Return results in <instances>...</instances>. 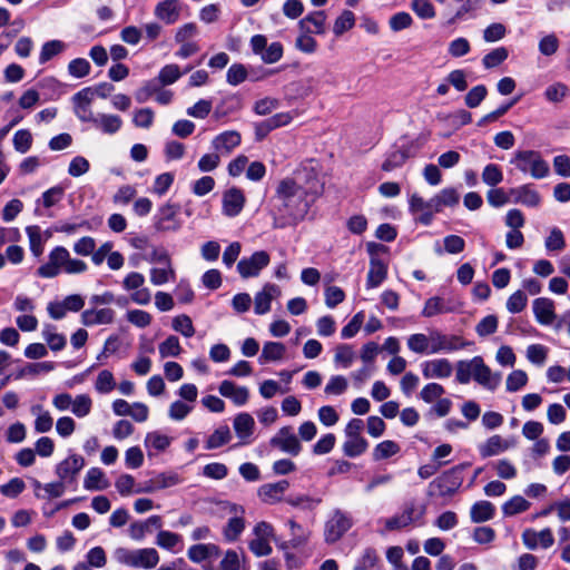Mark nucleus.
Masks as SVG:
<instances>
[{
  "label": "nucleus",
  "mask_w": 570,
  "mask_h": 570,
  "mask_svg": "<svg viewBox=\"0 0 570 570\" xmlns=\"http://www.w3.org/2000/svg\"><path fill=\"white\" fill-rule=\"evenodd\" d=\"M287 525L291 530V543L292 547L296 548L303 546L307 542L309 532L305 530L301 524H298L295 520L291 519L287 521Z\"/></svg>",
  "instance_id": "nucleus-51"
},
{
  "label": "nucleus",
  "mask_w": 570,
  "mask_h": 570,
  "mask_svg": "<svg viewBox=\"0 0 570 570\" xmlns=\"http://www.w3.org/2000/svg\"><path fill=\"white\" fill-rule=\"evenodd\" d=\"M461 303L454 298H445L441 296H433L426 299L422 309V316L433 317L440 314L454 313L459 311Z\"/></svg>",
  "instance_id": "nucleus-12"
},
{
  "label": "nucleus",
  "mask_w": 570,
  "mask_h": 570,
  "mask_svg": "<svg viewBox=\"0 0 570 570\" xmlns=\"http://www.w3.org/2000/svg\"><path fill=\"white\" fill-rule=\"evenodd\" d=\"M569 95V88L563 82H554L544 90V98L550 102H560Z\"/></svg>",
  "instance_id": "nucleus-54"
},
{
  "label": "nucleus",
  "mask_w": 570,
  "mask_h": 570,
  "mask_svg": "<svg viewBox=\"0 0 570 570\" xmlns=\"http://www.w3.org/2000/svg\"><path fill=\"white\" fill-rule=\"evenodd\" d=\"M517 445L514 438L504 439L499 434L490 436L484 443L479 445L480 455L485 459L499 455Z\"/></svg>",
  "instance_id": "nucleus-14"
},
{
  "label": "nucleus",
  "mask_w": 570,
  "mask_h": 570,
  "mask_svg": "<svg viewBox=\"0 0 570 570\" xmlns=\"http://www.w3.org/2000/svg\"><path fill=\"white\" fill-rule=\"evenodd\" d=\"M288 487L289 482L286 480H281L275 483H266L258 489V497L263 502L274 504L283 500L284 493Z\"/></svg>",
  "instance_id": "nucleus-18"
},
{
  "label": "nucleus",
  "mask_w": 570,
  "mask_h": 570,
  "mask_svg": "<svg viewBox=\"0 0 570 570\" xmlns=\"http://www.w3.org/2000/svg\"><path fill=\"white\" fill-rule=\"evenodd\" d=\"M92 126L106 135H115L122 126V119L118 115L96 114Z\"/></svg>",
  "instance_id": "nucleus-22"
},
{
  "label": "nucleus",
  "mask_w": 570,
  "mask_h": 570,
  "mask_svg": "<svg viewBox=\"0 0 570 570\" xmlns=\"http://www.w3.org/2000/svg\"><path fill=\"white\" fill-rule=\"evenodd\" d=\"M159 354L163 358L176 357L180 354L181 347L177 336L170 335L158 346Z\"/></svg>",
  "instance_id": "nucleus-50"
},
{
  "label": "nucleus",
  "mask_w": 570,
  "mask_h": 570,
  "mask_svg": "<svg viewBox=\"0 0 570 570\" xmlns=\"http://www.w3.org/2000/svg\"><path fill=\"white\" fill-rule=\"evenodd\" d=\"M494 505L489 501H479L471 507L470 517L474 523L485 522L494 517Z\"/></svg>",
  "instance_id": "nucleus-36"
},
{
  "label": "nucleus",
  "mask_w": 570,
  "mask_h": 570,
  "mask_svg": "<svg viewBox=\"0 0 570 570\" xmlns=\"http://www.w3.org/2000/svg\"><path fill=\"white\" fill-rule=\"evenodd\" d=\"M432 331L429 335L416 333L407 337V347L416 354H432Z\"/></svg>",
  "instance_id": "nucleus-35"
},
{
  "label": "nucleus",
  "mask_w": 570,
  "mask_h": 570,
  "mask_svg": "<svg viewBox=\"0 0 570 570\" xmlns=\"http://www.w3.org/2000/svg\"><path fill=\"white\" fill-rule=\"evenodd\" d=\"M533 313L537 321L543 325H550L556 318L553 302L546 297L533 301Z\"/></svg>",
  "instance_id": "nucleus-26"
},
{
  "label": "nucleus",
  "mask_w": 570,
  "mask_h": 570,
  "mask_svg": "<svg viewBox=\"0 0 570 570\" xmlns=\"http://www.w3.org/2000/svg\"><path fill=\"white\" fill-rule=\"evenodd\" d=\"M386 275L387 266L381 259L372 257L370 261L366 286L368 288L377 287L386 278Z\"/></svg>",
  "instance_id": "nucleus-30"
},
{
  "label": "nucleus",
  "mask_w": 570,
  "mask_h": 570,
  "mask_svg": "<svg viewBox=\"0 0 570 570\" xmlns=\"http://www.w3.org/2000/svg\"><path fill=\"white\" fill-rule=\"evenodd\" d=\"M460 195L456 189L452 187L444 188L434 196V203H436L439 212H441L443 207H452L458 205Z\"/></svg>",
  "instance_id": "nucleus-41"
},
{
  "label": "nucleus",
  "mask_w": 570,
  "mask_h": 570,
  "mask_svg": "<svg viewBox=\"0 0 570 570\" xmlns=\"http://www.w3.org/2000/svg\"><path fill=\"white\" fill-rule=\"evenodd\" d=\"M55 370L53 362H39V363H29L26 366L18 370L14 374H12L13 380H21L27 376H37L42 373H49Z\"/></svg>",
  "instance_id": "nucleus-33"
},
{
  "label": "nucleus",
  "mask_w": 570,
  "mask_h": 570,
  "mask_svg": "<svg viewBox=\"0 0 570 570\" xmlns=\"http://www.w3.org/2000/svg\"><path fill=\"white\" fill-rule=\"evenodd\" d=\"M470 466L469 462L458 464L436 476L429 484L430 497L448 498L456 493L463 483L462 472Z\"/></svg>",
  "instance_id": "nucleus-2"
},
{
  "label": "nucleus",
  "mask_w": 570,
  "mask_h": 570,
  "mask_svg": "<svg viewBox=\"0 0 570 570\" xmlns=\"http://www.w3.org/2000/svg\"><path fill=\"white\" fill-rule=\"evenodd\" d=\"M510 195L514 196V203H520L529 207H537L540 204V195L529 185H523L510 190Z\"/></svg>",
  "instance_id": "nucleus-29"
},
{
  "label": "nucleus",
  "mask_w": 570,
  "mask_h": 570,
  "mask_svg": "<svg viewBox=\"0 0 570 570\" xmlns=\"http://www.w3.org/2000/svg\"><path fill=\"white\" fill-rule=\"evenodd\" d=\"M352 517L340 509H335L324 525L325 542L328 544L337 542L352 528Z\"/></svg>",
  "instance_id": "nucleus-4"
},
{
  "label": "nucleus",
  "mask_w": 570,
  "mask_h": 570,
  "mask_svg": "<svg viewBox=\"0 0 570 570\" xmlns=\"http://www.w3.org/2000/svg\"><path fill=\"white\" fill-rule=\"evenodd\" d=\"M175 278L176 273L171 263L168 265H163V267H154L150 269V282L154 285L159 286L169 281H174Z\"/></svg>",
  "instance_id": "nucleus-40"
},
{
  "label": "nucleus",
  "mask_w": 570,
  "mask_h": 570,
  "mask_svg": "<svg viewBox=\"0 0 570 570\" xmlns=\"http://www.w3.org/2000/svg\"><path fill=\"white\" fill-rule=\"evenodd\" d=\"M503 180L501 168L495 164H488L482 171V181L491 187L499 185Z\"/></svg>",
  "instance_id": "nucleus-55"
},
{
  "label": "nucleus",
  "mask_w": 570,
  "mask_h": 570,
  "mask_svg": "<svg viewBox=\"0 0 570 570\" xmlns=\"http://www.w3.org/2000/svg\"><path fill=\"white\" fill-rule=\"evenodd\" d=\"M109 485L108 480L105 476V473L99 468H91L87 471V474L83 480V487L90 491H99L105 490Z\"/></svg>",
  "instance_id": "nucleus-34"
},
{
  "label": "nucleus",
  "mask_w": 570,
  "mask_h": 570,
  "mask_svg": "<svg viewBox=\"0 0 570 570\" xmlns=\"http://www.w3.org/2000/svg\"><path fill=\"white\" fill-rule=\"evenodd\" d=\"M173 328L185 337H191L195 334L191 318L185 314L178 315L173 320Z\"/></svg>",
  "instance_id": "nucleus-61"
},
{
  "label": "nucleus",
  "mask_w": 570,
  "mask_h": 570,
  "mask_svg": "<svg viewBox=\"0 0 570 570\" xmlns=\"http://www.w3.org/2000/svg\"><path fill=\"white\" fill-rule=\"evenodd\" d=\"M245 529V521L240 517L230 518L224 528V537L228 542H234L238 539Z\"/></svg>",
  "instance_id": "nucleus-48"
},
{
  "label": "nucleus",
  "mask_w": 570,
  "mask_h": 570,
  "mask_svg": "<svg viewBox=\"0 0 570 570\" xmlns=\"http://www.w3.org/2000/svg\"><path fill=\"white\" fill-rule=\"evenodd\" d=\"M232 440V433L227 425L217 428L207 439L205 448L207 450L218 449Z\"/></svg>",
  "instance_id": "nucleus-38"
},
{
  "label": "nucleus",
  "mask_w": 570,
  "mask_h": 570,
  "mask_svg": "<svg viewBox=\"0 0 570 570\" xmlns=\"http://www.w3.org/2000/svg\"><path fill=\"white\" fill-rule=\"evenodd\" d=\"M285 345L281 342H267L264 344L262 354L259 356V362L262 364L266 362L279 361L284 357L285 354Z\"/></svg>",
  "instance_id": "nucleus-37"
},
{
  "label": "nucleus",
  "mask_w": 570,
  "mask_h": 570,
  "mask_svg": "<svg viewBox=\"0 0 570 570\" xmlns=\"http://www.w3.org/2000/svg\"><path fill=\"white\" fill-rule=\"evenodd\" d=\"M242 141L240 134L236 130H227L217 135L213 141V148L220 154H230Z\"/></svg>",
  "instance_id": "nucleus-20"
},
{
  "label": "nucleus",
  "mask_w": 570,
  "mask_h": 570,
  "mask_svg": "<svg viewBox=\"0 0 570 570\" xmlns=\"http://www.w3.org/2000/svg\"><path fill=\"white\" fill-rule=\"evenodd\" d=\"M471 343L464 341L459 335L443 334L442 332L434 330L432 331V344L431 353L438 354L441 352L450 353L458 350H462L469 346Z\"/></svg>",
  "instance_id": "nucleus-9"
},
{
  "label": "nucleus",
  "mask_w": 570,
  "mask_h": 570,
  "mask_svg": "<svg viewBox=\"0 0 570 570\" xmlns=\"http://www.w3.org/2000/svg\"><path fill=\"white\" fill-rule=\"evenodd\" d=\"M159 83L157 80H148L140 88L135 91V99L139 104H144L150 99L151 96L159 91Z\"/></svg>",
  "instance_id": "nucleus-60"
},
{
  "label": "nucleus",
  "mask_w": 570,
  "mask_h": 570,
  "mask_svg": "<svg viewBox=\"0 0 570 570\" xmlns=\"http://www.w3.org/2000/svg\"><path fill=\"white\" fill-rule=\"evenodd\" d=\"M530 508V502L521 495H514L502 505L504 515H514L527 511Z\"/></svg>",
  "instance_id": "nucleus-47"
},
{
  "label": "nucleus",
  "mask_w": 570,
  "mask_h": 570,
  "mask_svg": "<svg viewBox=\"0 0 570 570\" xmlns=\"http://www.w3.org/2000/svg\"><path fill=\"white\" fill-rule=\"evenodd\" d=\"M32 145V135L27 129L18 130L13 136V147L20 154H26Z\"/></svg>",
  "instance_id": "nucleus-62"
},
{
  "label": "nucleus",
  "mask_w": 570,
  "mask_h": 570,
  "mask_svg": "<svg viewBox=\"0 0 570 570\" xmlns=\"http://www.w3.org/2000/svg\"><path fill=\"white\" fill-rule=\"evenodd\" d=\"M183 72L180 71L179 67L175 63L166 65L163 67L158 73L157 82L160 86H169L176 82L180 77Z\"/></svg>",
  "instance_id": "nucleus-45"
},
{
  "label": "nucleus",
  "mask_w": 570,
  "mask_h": 570,
  "mask_svg": "<svg viewBox=\"0 0 570 570\" xmlns=\"http://www.w3.org/2000/svg\"><path fill=\"white\" fill-rule=\"evenodd\" d=\"M220 554V549L218 546L208 543V544H194L188 551V558L196 563H200L209 558H217Z\"/></svg>",
  "instance_id": "nucleus-28"
},
{
  "label": "nucleus",
  "mask_w": 570,
  "mask_h": 570,
  "mask_svg": "<svg viewBox=\"0 0 570 570\" xmlns=\"http://www.w3.org/2000/svg\"><path fill=\"white\" fill-rule=\"evenodd\" d=\"M69 257L70 254L65 247H55L49 254L48 263L41 265L37 269V274L43 278L56 277L65 268Z\"/></svg>",
  "instance_id": "nucleus-8"
},
{
  "label": "nucleus",
  "mask_w": 570,
  "mask_h": 570,
  "mask_svg": "<svg viewBox=\"0 0 570 570\" xmlns=\"http://www.w3.org/2000/svg\"><path fill=\"white\" fill-rule=\"evenodd\" d=\"M356 354L351 345L341 344L336 346L334 362L340 364L342 367L347 368L352 365Z\"/></svg>",
  "instance_id": "nucleus-46"
},
{
  "label": "nucleus",
  "mask_w": 570,
  "mask_h": 570,
  "mask_svg": "<svg viewBox=\"0 0 570 570\" xmlns=\"http://www.w3.org/2000/svg\"><path fill=\"white\" fill-rule=\"evenodd\" d=\"M180 542L179 534L167 530H160L156 537V544L166 550H174Z\"/></svg>",
  "instance_id": "nucleus-56"
},
{
  "label": "nucleus",
  "mask_w": 570,
  "mask_h": 570,
  "mask_svg": "<svg viewBox=\"0 0 570 570\" xmlns=\"http://www.w3.org/2000/svg\"><path fill=\"white\" fill-rule=\"evenodd\" d=\"M324 185L312 171L303 178H285L279 181L272 202L273 227L283 229L303 222L311 207L322 195Z\"/></svg>",
  "instance_id": "nucleus-1"
},
{
  "label": "nucleus",
  "mask_w": 570,
  "mask_h": 570,
  "mask_svg": "<svg viewBox=\"0 0 570 570\" xmlns=\"http://www.w3.org/2000/svg\"><path fill=\"white\" fill-rule=\"evenodd\" d=\"M325 22H326V14L324 11H314L306 17H304L299 22V29L301 31H304L306 33H316V35H323L325 33Z\"/></svg>",
  "instance_id": "nucleus-24"
},
{
  "label": "nucleus",
  "mask_w": 570,
  "mask_h": 570,
  "mask_svg": "<svg viewBox=\"0 0 570 570\" xmlns=\"http://www.w3.org/2000/svg\"><path fill=\"white\" fill-rule=\"evenodd\" d=\"M233 428L236 435L240 439L242 444L249 443V438L254 433L255 421L248 413H239L235 416Z\"/></svg>",
  "instance_id": "nucleus-23"
},
{
  "label": "nucleus",
  "mask_w": 570,
  "mask_h": 570,
  "mask_svg": "<svg viewBox=\"0 0 570 570\" xmlns=\"http://www.w3.org/2000/svg\"><path fill=\"white\" fill-rule=\"evenodd\" d=\"M244 204L245 197L242 190L232 188L225 193L223 198V209L227 216H237L242 212Z\"/></svg>",
  "instance_id": "nucleus-25"
},
{
  "label": "nucleus",
  "mask_w": 570,
  "mask_h": 570,
  "mask_svg": "<svg viewBox=\"0 0 570 570\" xmlns=\"http://www.w3.org/2000/svg\"><path fill=\"white\" fill-rule=\"evenodd\" d=\"M271 445L294 456L298 455L302 450V445L291 426L279 429L271 439Z\"/></svg>",
  "instance_id": "nucleus-11"
},
{
  "label": "nucleus",
  "mask_w": 570,
  "mask_h": 570,
  "mask_svg": "<svg viewBox=\"0 0 570 570\" xmlns=\"http://www.w3.org/2000/svg\"><path fill=\"white\" fill-rule=\"evenodd\" d=\"M180 206L167 203L161 205L154 216V227L158 232H177L183 222L179 218Z\"/></svg>",
  "instance_id": "nucleus-5"
},
{
  "label": "nucleus",
  "mask_w": 570,
  "mask_h": 570,
  "mask_svg": "<svg viewBox=\"0 0 570 570\" xmlns=\"http://www.w3.org/2000/svg\"><path fill=\"white\" fill-rule=\"evenodd\" d=\"M400 452V445L395 441L385 440L379 443L373 451V459L381 461L389 459Z\"/></svg>",
  "instance_id": "nucleus-42"
},
{
  "label": "nucleus",
  "mask_w": 570,
  "mask_h": 570,
  "mask_svg": "<svg viewBox=\"0 0 570 570\" xmlns=\"http://www.w3.org/2000/svg\"><path fill=\"white\" fill-rule=\"evenodd\" d=\"M409 158V154L406 150L397 149L392 153H390L382 164V169L384 171H392L395 168L401 167L406 159Z\"/></svg>",
  "instance_id": "nucleus-52"
},
{
  "label": "nucleus",
  "mask_w": 570,
  "mask_h": 570,
  "mask_svg": "<svg viewBox=\"0 0 570 570\" xmlns=\"http://www.w3.org/2000/svg\"><path fill=\"white\" fill-rule=\"evenodd\" d=\"M134 568L153 569L159 562V554L154 548L135 550Z\"/></svg>",
  "instance_id": "nucleus-31"
},
{
  "label": "nucleus",
  "mask_w": 570,
  "mask_h": 570,
  "mask_svg": "<svg viewBox=\"0 0 570 570\" xmlns=\"http://www.w3.org/2000/svg\"><path fill=\"white\" fill-rule=\"evenodd\" d=\"M528 383V375L522 370H514L511 372L505 381L508 392H517Z\"/></svg>",
  "instance_id": "nucleus-58"
},
{
  "label": "nucleus",
  "mask_w": 570,
  "mask_h": 570,
  "mask_svg": "<svg viewBox=\"0 0 570 570\" xmlns=\"http://www.w3.org/2000/svg\"><path fill=\"white\" fill-rule=\"evenodd\" d=\"M157 19L166 24H173L178 21L180 16L179 0H164L160 1L154 11Z\"/></svg>",
  "instance_id": "nucleus-19"
},
{
  "label": "nucleus",
  "mask_w": 570,
  "mask_h": 570,
  "mask_svg": "<svg viewBox=\"0 0 570 570\" xmlns=\"http://www.w3.org/2000/svg\"><path fill=\"white\" fill-rule=\"evenodd\" d=\"M218 391L224 397L230 399L238 406L246 404L249 397L247 387L237 386L234 382L228 380L220 383Z\"/></svg>",
  "instance_id": "nucleus-21"
},
{
  "label": "nucleus",
  "mask_w": 570,
  "mask_h": 570,
  "mask_svg": "<svg viewBox=\"0 0 570 570\" xmlns=\"http://www.w3.org/2000/svg\"><path fill=\"white\" fill-rule=\"evenodd\" d=\"M421 370L424 379H448L451 376L453 367L446 358H434L425 361L421 364Z\"/></svg>",
  "instance_id": "nucleus-15"
},
{
  "label": "nucleus",
  "mask_w": 570,
  "mask_h": 570,
  "mask_svg": "<svg viewBox=\"0 0 570 570\" xmlns=\"http://www.w3.org/2000/svg\"><path fill=\"white\" fill-rule=\"evenodd\" d=\"M286 502L295 508H302L304 510H314L322 500L320 498H312L308 495H291L286 498Z\"/></svg>",
  "instance_id": "nucleus-59"
},
{
  "label": "nucleus",
  "mask_w": 570,
  "mask_h": 570,
  "mask_svg": "<svg viewBox=\"0 0 570 570\" xmlns=\"http://www.w3.org/2000/svg\"><path fill=\"white\" fill-rule=\"evenodd\" d=\"M508 50L504 47H499L487 53L482 59V63L484 68L491 69L501 65L508 58Z\"/></svg>",
  "instance_id": "nucleus-57"
},
{
  "label": "nucleus",
  "mask_w": 570,
  "mask_h": 570,
  "mask_svg": "<svg viewBox=\"0 0 570 570\" xmlns=\"http://www.w3.org/2000/svg\"><path fill=\"white\" fill-rule=\"evenodd\" d=\"M292 116L288 112H279L265 119L261 122L255 124V138L257 141H262L272 130L289 124Z\"/></svg>",
  "instance_id": "nucleus-16"
},
{
  "label": "nucleus",
  "mask_w": 570,
  "mask_h": 570,
  "mask_svg": "<svg viewBox=\"0 0 570 570\" xmlns=\"http://www.w3.org/2000/svg\"><path fill=\"white\" fill-rule=\"evenodd\" d=\"M511 164L515 165L522 173L529 171L535 179L543 178L549 174L548 163L534 150L517 151L511 159Z\"/></svg>",
  "instance_id": "nucleus-3"
},
{
  "label": "nucleus",
  "mask_w": 570,
  "mask_h": 570,
  "mask_svg": "<svg viewBox=\"0 0 570 570\" xmlns=\"http://www.w3.org/2000/svg\"><path fill=\"white\" fill-rule=\"evenodd\" d=\"M368 446L363 436L347 438L343 444V452L346 456L355 458L363 454Z\"/></svg>",
  "instance_id": "nucleus-39"
},
{
  "label": "nucleus",
  "mask_w": 570,
  "mask_h": 570,
  "mask_svg": "<svg viewBox=\"0 0 570 570\" xmlns=\"http://www.w3.org/2000/svg\"><path fill=\"white\" fill-rule=\"evenodd\" d=\"M36 495L40 499H56L63 494L65 484L61 480L42 485L38 480L33 481Z\"/></svg>",
  "instance_id": "nucleus-32"
},
{
  "label": "nucleus",
  "mask_w": 570,
  "mask_h": 570,
  "mask_svg": "<svg viewBox=\"0 0 570 570\" xmlns=\"http://www.w3.org/2000/svg\"><path fill=\"white\" fill-rule=\"evenodd\" d=\"M26 233L29 238L30 250L36 257L40 256L43 252V238L40 227L37 225L28 226Z\"/></svg>",
  "instance_id": "nucleus-43"
},
{
  "label": "nucleus",
  "mask_w": 570,
  "mask_h": 570,
  "mask_svg": "<svg viewBox=\"0 0 570 570\" xmlns=\"http://www.w3.org/2000/svg\"><path fill=\"white\" fill-rule=\"evenodd\" d=\"M71 411L78 417H83L90 413L91 399L87 394L77 395L72 400Z\"/></svg>",
  "instance_id": "nucleus-64"
},
{
  "label": "nucleus",
  "mask_w": 570,
  "mask_h": 570,
  "mask_svg": "<svg viewBox=\"0 0 570 570\" xmlns=\"http://www.w3.org/2000/svg\"><path fill=\"white\" fill-rule=\"evenodd\" d=\"M66 45L60 40H51L43 43L39 56V62L46 63L55 56L63 51Z\"/></svg>",
  "instance_id": "nucleus-53"
},
{
  "label": "nucleus",
  "mask_w": 570,
  "mask_h": 570,
  "mask_svg": "<svg viewBox=\"0 0 570 570\" xmlns=\"http://www.w3.org/2000/svg\"><path fill=\"white\" fill-rule=\"evenodd\" d=\"M115 312L111 308L86 309L81 313V322L86 326L110 324L114 322Z\"/></svg>",
  "instance_id": "nucleus-27"
},
{
  "label": "nucleus",
  "mask_w": 570,
  "mask_h": 570,
  "mask_svg": "<svg viewBox=\"0 0 570 570\" xmlns=\"http://www.w3.org/2000/svg\"><path fill=\"white\" fill-rule=\"evenodd\" d=\"M269 261L267 252L258 250L248 258H242L237 264V271L243 278L256 277Z\"/></svg>",
  "instance_id": "nucleus-10"
},
{
  "label": "nucleus",
  "mask_w": 570,
  "mask_h": 570,
  "mask_svg": "<svg viewBox=\"0 0 570 570\" xmlns=\"http://www.w3.org/2000/svg\"><path fill=\"white\" fill-rule=\"evenodd\" d=\"M144 284L145 276L138 272L129 273L122 281L124 289L132 292L130 299L138 305H147L151 299L150 291Z\"/></svg>",
  "instance_id": "nucleus-6"
},
{
  "label": "nucleus",
  "mask_w": 570,
  "mask_h": 570,
  "mask_svg": "<svg viewBox=\"0 0 570 570\" xmlns=\"http://www.w3.org/2000/svg\"><path fill=\"white\" fill-rule=\"evenodd\" d=\"M31 412L38 415L35 421V430L38 433H46L52 429L53 420L49 412H42V407L40 405H33L31 407Z\"/></svg>",
  "instance_id": "nucleus-44"
},
{
  "label": "nucleus",
  "mask_w": 570,
  "mask_h": 570,
  "mask_svg": "<svg viewBox=\"0 0 570 570\" xmlns=\"http://www.w3.org/2000/svg\"><path fill=\"white\" fill-rule=\"evenodd\" d=\"M498 317L495 315H488L483 317L475 326V332L479 336L485 337L497 332Z\"/></svg>",
  "instance_id": "nucleus-63"
},
{
  "label": "nucleus",
  "mask_w": 570,
  "mask_h": 570,
  "mask_svg": "<svg viewBox=\"0 0 570 570\" xmlns=\"http://www.w3.org/2000/svg\"><path fill=\"white\" fill-rule=\"evenodd\" d=\"M171 439L157 431L147 433L145 438V446L155 449L156 451H165L170 445Z\"/></svg>",
  "instance_id": "nucleus-49"
},
{
  "label": "nucleus",
  "mask_w": 570,
  "mask_h": 570,
  "mask_svg": "<svg viewBox=\"0 0 570 570\" xmlns=\"http://www.w3.org/2000/svg\"><path fill=\"white\" fill-rule=\"evenodd\" d=\"M281 295V289L275 284H266L261 292L255 295L254 309L258 315L266 314L271 309L272 299Z\"/></svg>",
  "instance_id": "nucleus-17"
},
{
  "label": "nucleus",
  "mask_w": 570,
  "mask_h": 570,
  "mask_svg": "<svg viewBox=\"0 0 570 570\" xmlns=\"http://www.w3.org/2000/svg\"><path fill=\"white\" fill-rule=\"evenodd\" d=\"M85 466V459L78 454H71L56 466V474L63 483H72L78 473Z\"/></svg>",
  "instance_id": "nucleus-13"
},
{
  "label": "nucleus",
  "mask_w": 570,
  "mask_h": 570,
  "mask_svg": "<svg viewBox=\"0 0 570 570\" xmlns=\"http://www.w3.org/2000/svg\"><path fill=\"white\" fill-rule=\"evenodd\" d=\"M472 379L483 387L494 391L501 381L499 373H492L491 368L484 363L481 356L472 358Z\"/></svg>",
  "instance_id": "nucleus-7"
}]
</instances>
